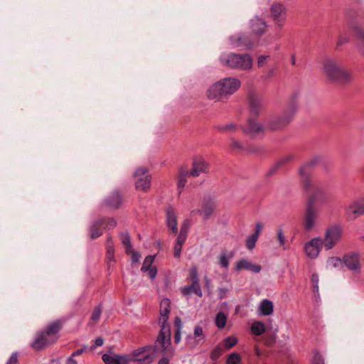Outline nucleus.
I'll return each mask as SVG.
<instances>
[{
  "mask_svg": "<svg viewBox=\"0 0 364 364\" xmlns=\"http://www.w3.org/2000/svg\"><path fill=\"white\" fill-rule=\"evenodd\" d=\"M312 286H313V291L314 294H317L318 292V275L316 273H314L311 276V279Z\"/></svg>",
  "mask_w": 364,
  "mask_h": 364,
  "instance_id": "c03bdc74",
  "label": "nucleus"
},
{
  "mask_svg": "<svg viewBox=\"0 0 364 364\" xmlns=\"http://www.w3.org/2000/svg\"><path fill=\"white\" fill-rule=\"evenodd\" d=\"M85 350V348L78 349L74 351L70 357H73L74 358L75 356L81 355Z\"/></svg>",
  "mask_w": 364,
  "mask_h": 364,
  "instance_id": "e2e57ef3",
  "label": "nucleus"
},
{
  "mask_svg": "<svg viewBox=\"0 0 364 364\" xmlns=\"http://www.w3.org/2000/svg\"><path fill=\"white\" fill-rule=\"evenodd\" d=\"M101 314H102L101 307L98 306V307L95 308L92 314V316H91L92 320L97 321L100 318Z\"/></svg>",
  "mask_w": 364,
  "mask_h": 364,
  "instance_id": "a18cd8bd",
  "label": "nucleus"
},
{
  "mask_svg": "<svg viewBox=\"0 0 364 364\" xmlns=\"http://www.w3.org/2000/svg\"><path fill=\"white\" fill-rule=\"evenodd\" d=\"M347 213L350 218H355L364 214V199L354 202L347 208Z\"/></svg>",
  "mask_w": 364,
  "mask_h": 364,
  "instance_id": "412c9836",
  "label": "nucleus"
},
{
  "mask_svg": "<svg viewBox=\"0 0 364 364\" xmlns=\"http://www.w3.org/2000/svg\"><path fill=\"white\" fill-rule=\"evenodd\" d=\"M107 206L118 208L122 203V197L118 192L112 193L105 200Z\"/></svg>",
  "mask_w": 364,
  "mask_h": 364,
  "instance_id": "bb28decb",
  "label": "nucleus"
},
{
  "mask_svg": "<svg viewBox=\"0 0 364 364\" xmlns=\"http://www.w3.org/2000/svg\"><path fill=\"white\" fill-rule=\"evenodd\" d=\"M223 65L238 70H250L253 66V58L250 54L224 53L220 56Z\"/></svg>",
  "mask_w": 364,
  "mask_h": 364,
  "instance_id": "7ed1b4c3",
  "label": "nucleus"
},
{
  "mask_svg": "<svg viewBox=\"0 0 364 364\" xmlns=\"http://www.w3.org/2000/svg\"><path fill=\"white\" fill-rule=\"evenodd\" d=\"M266 331V326L261 321H255L251 326V333L255 336H261Z\"/></svg>",
  "mask_w": 364,
  "mask_h": 364,
  "instance_id": "7c9ffc66",
  "label": "nucleus"
},
{
  "mask_svg": "<svg viewBox=\"0 0 364 364\" xmlns=\"http://www.w3.org/2000/svg\"><path fill=\"white\" fill-rule=\"evenodd\" d=\"M136 188L139 191H146L151 186V176L148 169L145 168H137L134 174Z\"/></svg>",
  "mask_w": 364,
  "mask_h": 364,
  "instance_id": "9b49d317",
  "label": "nucleus"
},
{
  "mask_svg": "<svg viewBox=\"0 0 364 364\" xmlns=\"http://www.w3.org/2000/svg\"><path fill=\"white\" fill-rule=\"evenodd\" d=\"M154 259H155V256H154V255L147 256L143 262V264L141 268V272H145L146 270L151 268L152 267L151 264H153Z\"/></svg>",
  "mask_w": 364,
  "mask_h": 364,
  "instance_id": "58836bf2",
  "label": "nucleus"
},
{
  "mask_svg": "<svg viewBox=\"0 0 364 364\" xmlns=\"http://www.w3.org/2000/svg\"><path fill=\"white\" fill-rule=\"evenodd\" d=\"M240 86L241 82L239 79L225 77L212 85L207 90V96L210 100L220 101L223 97L233 95Z\"/></svg>",
  "mask_w": 364,
  "mask_h": 364,
  "instance_id": "f03ea898",
  "label": "nucleus"
},
{
  "mask_svg": "<svg viewBox=\"0 0 364 364\" xmlns=\"http://www.w3.org/2000/svg\"><path fill=\"white\" fill-rule=\"evenodd\" d=\"M262 228H263V226H262L261 223H256V225H255V233L253 235H256L257 237H259V235Z\"/></svg>",
  "mask_w": 364,
  "mask_h": 364,
  "instance_id": "4d7b16f0",
  "label": "nucleus"
},
{
  "mask_svg": "<svg viewBox=\"0 0 364 364\" xmlns=\"http://www.w3.org/2000/svg\"><path fill=\"white\" fill-rule=\"evenodd\" d=\"M208 171V165L203 159H195L193 168L189 171L190 176L196 177L200 173H206Z\"/></svg>",
  "mask_w": 364,
  "mask_h": 364,
  "instance_id": "4be33fe9",
  "label": "nucleus"
},
{
  "mask_svg": "<svg viewBox=\"0 0 364 364\" xmlns=\"http://www.w3.org/2000/svg\"><path fill=\"white\" fill-rule=\"evenodd\" d=\"M61 326L62 323L60 321L50 323L44 331L37 333L31 346L35 350H41L55 343L58 338V333L60 330Z\"/></svg>",
  "mask_w": 364,
  "mask_h": 364,
  "instance_id": "20e7f679",
  "label": "nucleus"
},
{
  "mask_svg": "<svg viewBox=\"0 0 364 364\" xmlns=\"http://www.w3.org/2000/svg\"><path fill=\"white\" fill-rule=\"evenodd\" d=\"M215 208L216 203L213 198H205L203 200L200 208L193 210L191 214H198L202 216L204 220H208L213 215Z\"/></svg>",
  "mask_w": 364,
  "mask_h": 364,
  "instance_id": "f8f14e48",
  "label": "nucleus"
},
{
  "mask_svg": "<svg viewBox=\"0 0 364 364\" xmlns=\"http://www.w3.org/2000/svg\"><path fill=\"white\" fill-rule=\"evenodd\" d=\"M171 301L168 299H163L160 304L159 325L161 330L156 340V344L161 346V351L169 357L174 355V348L171 346V326L168 323L171 312Z\"/></svg>",
  "mask_w": 364,
  "mask_h": 364,
  "instance_id": "f257e3e1",
  "label": "nucleus"
},
{
  "mask_svg": "<svg viewBox=\"0 0 364 364\" xmlns=\"http://www.w3.org/2000/svg\"><path fill=\"white\" fill-rule=\"evenodd\" d=\"M360 255L358 252L346 254L343 257V264L350 270L359 272L361 265L360 262Z\"/></svg>",
  "mask_w": 364,
  "mask_h": 364,
  "instance_id": "4468645a",
  "label": "nucleus"
},
{
  "mask_svg": "<svg viewBox=\"0 0 364 364\" xmlns=\"http://www.w3.org/2000/svg\"><path fill=\"white\" fill-rule=\"evenodd\" d=\"M183 245L176 242L174 245V257L176 258L180 257L181 249Z\"/></svg>",
  "mask_w": 364,
  "mask_h": 364,
  "instance_id": "de8ad7c7",
  "label": "nucleus"
},
{
  "mask_svg": "<svg viewBox=\"0 0 364 364\" xmlns=\"http://www.w3.org/2000/svg\"><path fill=\"white\" fill-rule=\"evenodd\" d=\"M145 272H148V274L151 279H154L157 274V269L156 267H153Z\"/></svg>",
  "mask_w": 364,
  "mask_h": 364,
  "instance_id": "603ef678",
  "label": "nucleus"
},
{
  "mask_svg": "<svg viewBox=\"0 0 364 364\" xmlns=\"http://www.w3.org/2000/svg\"><path fill=\"white\" fill-rule=\"evenodd\" d=\"M102 360L105 364H129L128 356L120 354H107L102 355Z\"/></svg>",
  "mask_w": 364,
  "mask_h": 364,
  "instance_id": "dca6fc26",
  "label": "nucleus"
},
{
  "mask_svg": "<svg viewBox=\"0 0 364 364\" xmlns=\"http://www.w3.org/2000/svg\"><path fill=\"white\" fill-rule=\"evenodd\" d=\"M308 166H304L300 169V175L301 176V183L306 191H309L312 188V183L309 178V173L306 171Z\"/></svg>",
  "mask_w": 364,
  "mask_h": 364,
  "instance_id": "c85d7f7f",
  "label": "nucleus"
},
{
  "mask_svg": "<svg viewBox=\"0 0 364 364\" xmlns=\"http://www.w3.org/2000/svg\"><path fill=\"white\" fill-rule=\"evenodd\" d=\"M277 237L279 242V245L283 247L284 250H287L288 247L286 245V237L284 235L282 229H279L277 231Z\"/></svg>",
  "mask_w": 364,
  "mask_h": 364,
  "instance_id": "37998d69",
  "label": "nucleus"
},
{
  "mask_svg": "<svg viewBox=\"0 0 364 364\" xmlns=\"http://www.w3.org/2000/svg\"><path fill=\"white\" fill-rule=\"evenodd\" d=\"M218 129L221 131H234L236 129V125L230 123L224 126L219 127Z\"/></svg>",
  "mask_w": 364,
  "mask_h": 364,
  "instance_id": "09e8293b",
  "label": "nucleus"
},
{
  "mask_svg": "<svg viewBox=\"0 0 364 364\" xmlns=\"http://www.w3.org/2000/svg\"><path fill=\"white\" fill-rule=\"evenodd\" d=\"M313 364H324V360L319 353H316L313 358Z\"/></svg>",
  "mask_w": 364,
  "mask_h": 364,
  "instance_id": "8fccbe9b",
  "label": "nucleus"
},
{
  "mask_svg": "<svg viewBox=\"0 0 364 364\" xmlns=\"http://www.w3.org/2000/svg\"><path fill=\"white\" fill-rule=\"evenodd\" d=\"M343 228L341 225H333L326 231L323 244L326 250H331L341 239Z\"/></svg>",
  "mask_w": 364,
  "mask_h": 364,
  "instance_id": "9d476101",
  "label": "nucleus"
},
{
  "mask_svg": "<svg viewBox=\"0 0 364 364\" xmlns=\"http://www.w3.org/2000/svg\"><path fill=\"white\" fill-rule=\"evenodd\" d=\"M238 342L237 337L234 336H228L223 340L221 343L225 350H228L234 347Z\"/></svg>",
  "mask_w": 364,
  "mask_h": 364,
  "instance_id": "c9c22d12",
  "label": "nucleus"
},
{
  "mask_svg": "<svg viewBox=\"0 0 364 364\" xmlns=\"http://www.w3.org/2000/svg\"><path fill=\"white\" fill-rule=\"evenodd\" d=\"M181 292L183 296L191 295L193 293H195L197 296H198L200 297H201L203 296V292L200 289V284L194 285L193 283H192L191 285L184 287L181 289Z\"/></svg>",
  "mask_w": 364,
  "mask_h": 364,
  "instance_id": "cd10ccee",
  "label": "nucleus"
},
{
  "mask_svg": "<svg viewBox=\"0 0 364 364\" xmlns=\"http://www.w3.org/2000/svg\"><path fill=\"white\" fill-rule=\"evenodd\" d=\"M343 264V259L337 257H331L327 261V267L328 268H336L339 267Z\"/></svg>",
  "mask_w": 364,
  "mask_h": 364,
  "instance_id": "4c0bfd02",
  "label": "nucleus"
},
{
  "mask_svg": "<svg viewBox=\"0 0 364 364\" xmlns=\"http://www.w3.org/2000/svg\"><path fill=\"white\" fill-rule=\"evenodd\" d=\"M231 45L235 48L245 47L247 49H251L254 44L248 36L245 35H236L230 38Z\"/></svg>",
  "mask_w": 364,
  "mask_h": 364,
  "instance_id": "f3484780",
  "label": "nucleus"
},
{
  "mask_svg": "<svg viewBox=\"0 0 364 364\" xmlns=\"http://www.w3.org/2000/svg\"><path fill=\"white\" fill-rule=\"evenodd\" d=\"M18 363V353H12L6 364H16Z\"/></svg>",
  "mask_w": 364,
  "mask_h": 364,
  "instance_id": "3c124183",
  "label": "nucleus"
},
{
  "mask_svg": "<svg viewBox=\"0 0 364 364\" xmlns=\"http://www.w3.org/2000/svg\"><path fill=\"white\" fill-rule=\"evenodd\" d=\"M175 325L177 327V330H181L182 328V321L179 317H176L175 318Z\"/></svg>",
  "mask_w": 364,
  "mask_h": 364,
  "instance_id": "680f3d73",
  "label": "nucleus"
},
{
  "mask_svg": "<svg viewBox=\"0 0 364 364\" xmlns=\"http://www.w3.org/2000/svg\"><path fill=\"white\" fill-rule=\"evenodd\" d=\"M132 260L133 262H138L140 260L141 255L138 252H135L132 250Z\"/></svg>",
  "mask_w": 364,
  "mask_h": 364,
  "instance_id": "6e6d98bb",
  "label": "nucleus"
},
{
  "mask_svg": "<svg viewBox=\"0 0 364 364\" xmlns=\"http://www.w3.org/2000/svg\"><path fill=\"white\" fill-rule=\"evenodd\" d=\"M190 278L194 285L199 284L198 268L196 266L193 267L190 270Z\"/></svg>",
  "mask_w": 364,
  "mask_h": 364,
  "instance_id": "79ce46f5",
  "label": "nucleus"
},
{
  "mask_svg": "<svg viewBox=\"0 0 364 364\" xmlns=\"http://www.w3.org/2000/svg\"><path fill=\"white\" fill-rule=\"evenodd\" d=\"M232 256L233 255L232 253L228 254L226 251L222 252L218 257L220 266L226 270L228 269L230 260L232 259Z\"/></svg>",
  "mask_w": 364,
  "mask_h": 364,
  "instance_id": "c756f323",
  "label": "nucleus"
},
{
  "mask_svg": "<svg viewBox=\"0 0 364 364\" xmlns=\"http://www.w3.org/2000/svg\"><path fill=\"white\" fill-rule=\"evenodd\" d=\"M166 223L168 228L174 235H176L178 230L176 213L172 207L166 209Z\"/></svg>",
  "mask_w": 364,
  "mask_h": 364,
  "instance_id": "aec40b11",
  "label": "nucleus"
},
{
  "mask_svg": "<svg viewBox=\"0 0 364 364\" xmlns=\"http://www.w3.org/2000/svg\"><path fill=\"white\" fill-rule=\"evenodd\" d=\"M231 146L234 149H241L242 146L239 141H232L231 143Z\"/></svg>",
  "mask_w": 364,
  "mask_h": 364,
  "instance_id": "69168bd1",
  "label": "nucleus"
},
{
  "mask_svg": "<svg viewBox=\"0 0 364 364\" xmlns=\"http://www.w3.org/2000/svg\"><path fill=\"white\" fill-rule=\"evenodd\" d=\"M190 176L189 171L181 168L179 171L178 178V188L179 189V194L181 193L182 189L184 188L186 183V178Z\"/></svg>",
  "mask_w": 364,
  "mask_h": 364,
  "instance_id": "2f4dec72",
  "label": "nucleus"
},
{
  "mask_svg": "<svg viewBox=\"0 0 364 364\" xmlns=\"http://www.w3.org/2000/svg\"><path fill=\"white\" fill-rule=\"evenodd\" d=\"M205 336L203 333V328L198 325L195 326L193 335H189L186 338L187 345L191 348H196L200 341H204Z\"/></svg>",
  "mask_w": 364,
  "mask_h": 364,
  "instance_id": "2eb2a0df",
  "label": "nucleus"
},
{
  "mask_svg": "<svg viewBox=\"0 0 364 364\" xmlns=\"http://www.w3.org/2000/svg\"><path fill=\"white\" fill-rule=\"evenodd\" d=\"M156 345H148L138 348L132 353V360L138 364H151L158 353Z\"/></svg>",
  "mask_w": 364,
  "mask_h": 364,
  "instance_id": "0eeeda50",
  "label": "nucleus"
},
{
  "mask_svg": "<svg viewBox=\"0 0 364 364\" xmlns=\"http://www.w3.org/2000/svg\"><path fill=\"white\" fill-rule=\"evenodd\" d=\"M323 245L322 238L314 237L305 244L304 251L309 258L316 259L318 256Z\"/></svg>",
  "mask_w": 364,
  "mask_h": 364,
  "instance_id": "ddd939ff",
  "label": "nucleus"
},
{
  "mask_svg": "<svg viewBox=\"0 0 364 364\" xmlns=\"http://www.w3.org/2000/svg\"><path fill=\"white\" fill-rule=\"evenodd\" d=\"M258 314L260 316H269L274 311L273 302L269 299H263L258 306Z\"/></svg>",
  "mask_w": 364,
  "mask_h": 364,
  "instance_id": "b1692460",
  "label": "nucleus"
},
{
  "mask_svg": "<svg viewBox=\"0 0 364 364\" xmlns=\"http://www.w3.org/2000/svg\"><path fill=\"white\" fill-rule=\"evenodd\" d=\"M158 364H169V360L168 358L163 357L159 360Z\"/></svg>",
  "mask_w": 364,
  "mask_h": 364,
  "instance_id": "338daca9",
  "label": "nucleus"
},
{
  "mask_svg": "<svg viewBox=\"0 0 364 364\" xmlns=\"http://www.w3.org/2000/svg\"><path fill=\"white\" fill-rule=\"evenodd\" d=\"M345 15L350 19H354L357 15V11L353 8H348L345 10Z\"/></svg>",
  "mask_w": 364,
  "mask_h": 364,
  "instance_id": "49530a36",
  "label": "nucleus"
},
{
  "mask_svg": "<svg viewBox=\"0 0 364 364\" xmlns=\"http://www.w3.org/2000/svg\"><path fill=\"white\" fill-rule=\"evenodd\" d=\"M235 269L237 272L245 269L254 273H259L262 267L259 264H254L247 259H242L237 261Z\"/></svg>",
  "mask_w": 364,
  "mask_h": 364,
  "instance_id": "a211bd4d",
  "label": "nucleus"
},
{
  "mask_svg": "<svg viewBox=\"0 0 364 364\" xmlns=\"http://www.w3.org/2000/svg\"><path fill=\"white\" fill-rule=\"evenodd\" d=\"M117 222L113 218H103L92 222L90 227V235L92 239L99 237L103 233V230L114 228Z\"/></svg>",
  "mask_w": 364,
  "mask_h": 364,
  "instance_id": "1a4fd4ad",
  "label": "nucleus"
},
{
  "mask_svg": "<svg viewBox=\"0 0 364 364\" xmlns=\"http://www.w3.org/2000/svg\"><path fill=\"white\" fill-rule=\"evenodd\" d=\"M323 71L331 80L338 83L347 82L352 78L350 72L341 67L332 59H326L323 61Z\"/></svg>",
  "mask_w": 364,
  "mask_h": 364,
  "instance_id": "39448f33",
  "label": "nucleus"
},
{
  "mask_svg": "<svg viewBox=\"0 0 364 364\" xmlns=\"http://www.w3.org/2000/svg\"><path fill=\"white\" fill-rule=\"evenodd\" d=\"M270 13L274 21H285L286 8L281 3H274L270 8Z\"/></svg>",
  "mask_w": 364,
  "mask_h": 364,
  "instance_id": "6ab92c4d",
  "label": "nucleus"
},
{
  "mask_svg": "<svg viewBox=\"0 0 364 364\" xmlns=\"http://www.w3.org/2000/svg\"><path fill=\"white\" fill-rule=\"evenodd\" d=\"M225 350V349L222 343L218 344L211 352L210 358L213 360H217Z\"/></svg>",
  "mask_w": 364,
  "mask_h": 364,
  "instance_id": "f704fd0d",
  "label": "nucleus"
},
{
  "mask_svg": "<svg viewBox=\"0 0 364 364\" xmlns=\"http://www.w3.org/2000/svg\"><path fill=\"white\" fill-rule=\"evenodd\" d=\"M107 257L109 262H114V250L112 251H107Z\"/></svg>",
  "mask_w": 364,
  "mask_h": 364,
  "instance_id": "13d9d810",
  "label": "nucleus"
},
{
  "mask_svg": "<svg viewBox=\"0 0 364 364\" xmlns=\"http://www.w3.org/2000/svg\"><path fill=\"white\" fill-rule=\"evenodd\" d=\"M215 321L216 326L222 329L227 323V316L223 312H219L215 316Z\"/></svg>",
  "mask_w": 364,
  "mask_h": 364,
  "instance_id": "72a5a7b5",
  "label": "nucleus"
},
{
  "mask_svg": "<svg viewBox=\"0 0 364 364\" xmlns=\"http://www.w3.org/2000/svg\"><path fill=\"white\" fill-rule=\"evenodd\" d=\"M244 132L252 136H257L263 133L264 127L258 123H256L255 119L250 118L247 121V126L245 128Z\"/></svg>",
  "mask_w": 364,
  "mask_h": 364,
  "instance_id": "5701e85b",
  "label": "nucleus"
},
{
  "mask_svg": "<svg viewBox=\"0 0 364 364\" xmlns=\"http://www.w3.org/2000/svg\"><path fill=\"white\" fill-rule=\"evenodd\" d=\"M296 98V95L291 97L282 117L276 118L269 122L267 125L269 129L272 130L282 129L292 120L298 108V103Z\"/></svg>",
  "mask_w": 364,
  "mask_h": 364,
  "instance_id": "423d86ee",
  "label": "nucleus"
},
{
  "mask_svg": "<svg viewBox=\"0 0 364 364\" xmlns=\"http://www.w3.org/2000/svg\"><path fill=\"white\" fill-rule=\"evenodd\" d=\"M191 225V222L188 220H186L183 222L181 226L180 232L178 235L176 242L179 244L183 245L186 242L188 233V230Z\"/></svg>",
  "mask_w": 364,
  "mask_h": 364,
  "instance_id": "a878e982",
  "label": "nucleus"
},
{
  "mask_svg": "<svg viewBox=\"0 0 364 364\" xmlns=\"http://www.w3.org/2000/svg\"><path fill=\"white\" fill-rule=\"evenodd\" d=\"M120 238L123 245L125 247L126 253H131V251H132V245L129 235L127 232H122L120 235Z\"/></svg>",
  "mask_w": 364,
  "mask_h": 364,
  "instance_id": "473e14b6",
  "label": "nucleus"
},
{
  "mask_svg": "<svg viewBox=\"0 0 364 364\" xmlns=\"http://www.w3.org/2000/svg\"><path fill=\"white\" fill-rule=\"evenodd\" d=\"M263 106V102L262 99L259 97L251 95L250 97V111L251 114L254 116H257Z\"/></svg>",
  "mask_w": 364,
  "mask_h": 364,
  "instance_id": "393cba45",
  "label": "nucleus"
},
{
  "mask_svg": "<svg viewBox=\"0 0 364 364\" xmlns=\"http://www.w3.org/2000/svg\"><path fill=\"white\" fill-rule=\"evenodd\" d=\"M106 247L107 251H112L114 250V245L113 243V241L112 240L111 237H107V242H106Z\"/></svg>",
  "mask_w": 364,
  "mask_h": 364,
  "instance_id": "864d4df0",
  "label": "nucleus"
},
{
  "mask_svg": "<svg viewBox=\"0 0 364 364\" xmlns=\"http://www.w3.org/2000/svg\"><path fill=\"white\" fill-rule=\"evenodd\" d=\"M269 58L268 55H260L257 59V65L259 67H262L265 63L267 59Z\"/></svg>",
  "mask_w": 364,
  "mask_h": 364,
  "instance_id": "5fc2aeb1",
  "label": "nucleus"
},
{
  "mask_svg": "<svg viewBox=\"0 0 364 364\" xmlns=\"http://www.w3.org/2000/svg\"><path fill=\"white\" fill-rule=\"evenodd\" d=\"M181 341V330H176L174 335V342L178 343Z\"/></svg>",
  "mask_w": 364,
  "mask_h": 364,
  "instance_id": "052dcab7",
  "label": "nucleus"
},
{
  "mask_svg": "<svg viewBox=\"0 0 364 364\" xmlns=\"http://www.w3.org/2000/svg\"><path fill=\"white\" fill-rule=\"evenodd\" d=\"M103 343H104V341H103L102 338L98 337L95 341V347L101 346H102Z\"/></svg>",
  "mask_w": 364,
  "mask_h": 364,
  "instance_id": "0e129e2a",
  "label": "nucleus"
},
{
  "mask_svg": "<svg viewBox=\"0 0 364 364\" xmlns=\"http://www.w3.org/2000/svg\"><path fill=\"white\" fill-rule=\"evenodd\" d=\"M66 364H78V362L75 358H73V357H69Z\"/></svg>",
  "mask_w": 364,
  "mask_h": 364,
  "instance_id": "774afa93",
  "label": "nucleus"
},
{
  "mask_svg": "<svg viewBox=\"0 0 364 364\" xmlns=\"http://www.w3.org/2000/svg\"><path fill=\"white\" fill-rule=\"evenodd\" d=\"M258 237L256 235H251L246 240V247L251 250L255 248Z\"/></svg>",
  "mask_w": 364,
  "mask_h": 364,
  "instance_id": "a19ab883",
  "label": "nucleus"
},
{
  "mask_svg": "<svg viewBox=\"0 0 364 364\" xmlns=\"http://www.w3.org/2000/svg\"><path fill=\"white\" fill-rule=\"evenodd\" d=\"M227 292H228V289H225V288L220 289L219 294H218L219 298L220 299H223L226 296Z\"/></svg>",
  "mask_w": 364,
  "mask_h": 364,
  "instance_id": "bf43d9fd",
  "label": "nucleus"
},
{
  "mask_svg": "<svg viewBox=\"0 0 364 364\" xmlns=\"http://www.w3.org/2000/svg\"><path fill=\"white\" fill-rule=\"evenodd\" d=\"M319 191L317 189L316 191L309 196L308 200V204L304 219V228L305 230L310 231L315 226L318 219V210L314 207V203L316 200Z\"/></svg>",
  "mask_w": 364,
  "mask_h": 364,
  "instance_id": "6e6552de",
  "label": "nucleus"
},
{
  "mask_svg": "<svg viewBox=\"0 0 364 364\" xmlns=\"http://www.w3.org/2000/svg\"><path fill=\"white\" fill-rule=\"evenodd\" d=\"M241 361V358L238 353H232L230 354L227 358L226 364H239Z\"/></svg>",
  "mask_w": 364,
  "mask_h": 364,
  "instance_id": "ea45409f",
  "label": "nucleus"
},
{
  "mask_svg": "<svg viewBox=\"0 0 364 364\" xmlns=\"http://www.w3.org/2000/svg\"><path fill=\"white\" fill-rule=\"evenodd\" d=\"M355 36L358 41L359 50L364 55V31L357 28Z\"/></svg>",
  "mask_w": 364,
  "mask_h": 364,
  "instance_id": "e433bc0d",
  "label": "nucleus"
}]
</instances>
